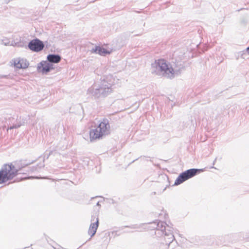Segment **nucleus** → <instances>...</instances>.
Masks as SVG:
<instances>
[{"label":"nucleus","mask_w":249,"mask_h":249,"mask_svg":"<svg viewBox=\"0 0 249 249\" xmlns=\"http://www.w3.org/2000/svg\"><path fill=\"white\" fill-rule=\"evenodd\" d=\"M152 72L158 75H162L167 78L172 79L179 74L183 69L182 65L173 64L171 65L164 59H159L155 61L152 64Z\"/></svg>","instance_id":"nucleus-1"},{"label":"nucleus","mask_w":249,"mask_h":249,"mask_svg":"<svg viewBox=\"0 0 249 249\" xmlns=\"http://www.w3.org/2000/svg\"><path fill=\"white\" fill-rule=\"evenodd\" d=\"M111 76L107 77L101 80L99 84L95 83L87 90V94L95 98H99L101 96L105 97L112 91V83L108 82Z\"/></svg>","instance_id":"nucleus-2"},{"label":"nucleus","mask_w":249,"mask_h":249,"mask_svg":"<svg viewBox=\"0 0 249 249\" xmlns=\"http://www.w3.org/2000/svg\"><path fill=\"white\" fill-rule=\"evenodd\" d=\"M25 165L20 167L18 163L15 164V165L12 163L4 164L0 170V184L13 179L17 175L18 172Z\"/></svg>","instance_id":"nucleus-3"},{"label":"nucleus","mask_w":249,"mask_h":249,"mask_svg":"<svg viewBox=\"0 0 249 249\" xmlns=\"http://www.w3.org/2000/svg\"><path fill=\"white\" fill-rule=\"evenodd\" d=\"M110 133V124L107 119H103L97 127L90 130L89 138L90 142L100 139L102 137Z\"/></svg>","instance_id":"nucleus-4"},{"label":"nucleus","mask_w":249,"mask_h":249,"mask_svg":"<svg viewBox=\"0 0 249 249\" xmlns=\"http://www.w3.org/2000/svg\"><path fill=\"white\" fill-rule=\"evenodd\" d=\"M44 45L42 41L38 39L31 40L28 44L29 48L35 52H38L43 50Z\"/></svg>","instance_id":"nucleus-5"},{"label":"nucleus","mask_w":249,"mask_h":249,"mask_svg":"<svg viewBox=\"0 0 249 249\" xmlns=\"http://www.w3.org/2000/svg\"><path fill=\"white\" fill-rule=\"evenodd\" d=\"M91 223L88 230V234L92 237L95 234L99 225V219L98 217L92 216L91 219Z\"/></svg>","instance_id":"nucleus-6"},{"label":"nucleus","mask_w":249,"mask_h":249,"mask_svg":"<svg viewBox=\"0 0 249 249\" xmlns=\"http://www.w3.org/2000/svg\"><path fill=\"white\" fill-rule=\"evenodd\" d=\"M37 70L42 73H47L53 69V65L47 61H42L37 65Z\"/></svg>","instance_id":"nucleus-7"},{"label":"nucleus","mask_w":249,"mask_h":249,"mask_svg":"<svg viewBox=\"0 0 249 249\" xmlns=\"http://www.w3.org/2000/svg\"><path fill=\"white\" fill-rule=\"evenodd\" d=\"M29 66V63L26 59H16L14 60V66L18 69H25Z\"/></svg>","instance_id":"nucleus-8"},{"label":"nucleus","mask_w":249,"mask_h":249,"mask_svg":"<svg viewBox=\"0 0 249 249\" xmlns=\"http://www.w3.org/2000/svg\"><path fill=\"white\" fill-rule=\"evenodd\" d=\"M91 52L103 56H105L107 54H110L111 53L110 51L98 46H96L94 48H93L91 50Z\"/></svg>","instance_id":"nucleus-9"},{"label":"nucleus","mask_w":249,"mask_h":249,"mask_svg":"<svg viewBox=\"0 0 249 249\" xmlns=\"http://www.w3.org/2000/svg\"><path fill=\"white\" fill-rule=\"evenodd\" d=\"M47 60L50 63H57L61 60V56L58 54H51L47 56Z\"/></svg>","instance_id":"nucleus-10"},{"label":"nucleus","mask_w":249,"mask_h":249,"mask_svg":"<svg viewBox=\"0 0 249 249\" xmlns=\"http://www.w3.org/2000/svg\"><path fill=\"white\" fill-rule=\"evenodd\" d=\"M200 170L197 169H190L184 172L186 177L189 179L195 176L197 173L199 172Z\"/></svg>","instance_id":"nucleus-11"},{"label":"nucleus","mask_w":249,"mask_h":249,"mask_svg":"<svg viewBox=\"0 0 249 249\" xmlns=\"http://www.w3.org/2000/svg\"><path fill=\"white\" fill-rule=\"evenodd\" d=\"M165 235L164 240L165 241V244L169 245L175 239L174 236L172 233H167L166 231H164L163 233Z\"/></svg>","instance_id":"nucleus-12"},{"label":"nucleus","mask_w":249,"mask_h":249,"mask_svg":"<svg viewBox=\"0 0 249 249\" xmlns=\"http://www.w3.org/2000/svg\"><path fill=\"white\" fill-rule=\"evenodd\" d=\"M188 179L187 177H186L185 175L184 174V172H182L181 173L178 177L177 178L176 180L175 181L174 185H178L185 180Z\"/></svg>","instance_id":"nucleus-13"},{"label":"nucleus","mask_w":249,"mask_h":249,"mask_svg":"<svg viewBox=\"0 0 249 249\" xmlns=\"http://www.w3.org/2000/svg\"><path fill=\"white\" fill-rule=\"evenodd\" d=\"M153 224H156L157 227L156 228L157 229V230L161 231L163 233H164V231H165V228H166V223H165L164 222H162V221H159L157 223L155 222Z\"/></svg>","instance_id":"nucleus-14"},{"label":"nucleus","mask_w":249,"mask_h":249,"mask_svg":"<svg viewBox=\"0 0 249 249\" xmlns=\"http://www.w3.org/2000/svg\"><path fill=\"white\" fill-rule=\"evenodd\" d=\"M20 126V125L14 124L12 126H11L10 128V129L17 128L19 127Z\"/></svg>","instance_id":"nucleus-15"},{"label":"nucleus","mask_w":249,"mask_h":249,"mask_svg":"<svg viewBox=\"0 0 249 249\" xmlns=\"http://www.w3.org/2000/svg\"><path fill=\"white\" fill-rule=\"evenodd\" d=\"M247 50L248 53H249V46L247 48Z\"/></svg>","instance_id":"nucleus-16"},{"label":"nucleus","mask_w":249,"mask_h":249,"mask_svg":"<svg viewBox=\"0 0 249 249\" xmlns=\"http://www.w3.org/2000/svg\"><path fill=\"white\" fill-rule=\"evenodd\" d=\"M216 158L215 159V160H214L213 161V164H214L215 162L216 161Z\"/></svg>","instance_id":"nucleus-17"},{"label":"nucleus","mask_w":249,"mask_h":249,"mask_svg":"<svg viewBox=\"0 0 249 249\" xmlns=\"http://www.w3.org/2000/svg\"><path fill=\"white\" fill-rule=\"evenodd\" d=\"M97 206H100V204H99V202H98L97 203Z\"/></svg>","instance_id":"nucleus-18"},{"label":"nucleus","mask_w":249,"mask_h":249,"mask_svg":"<svg viewBox=\"0 0 249 249\" xmlns=\"http://www.w3.org/2000/svg\"><path fill=\"white\" fill-rule=\"evenodd\" d=\"M28 249V248H25V249Z\"/></svg>","instance_id":"nucleus-19"}]
</instances>
